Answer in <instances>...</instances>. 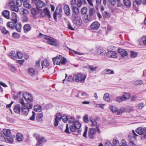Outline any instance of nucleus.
I'll list each match as a JSON object with an SVG mask.
<instances>
[{"label": "nucleus", "mask_w": 146, "mask_h": 146, "mask_svg": "<svg viewBox=\"0 0 146 146\" xmlns=\"http://www.w3.org/2000/svg\"><path fill=\"white\" fill-rule=\"evenodd\" d=\"M86 78V75L79 73L76 74H75V76L74 78L75 79V81L76 82H80L81 83H83L85 81Z\"/></svg>", "instance_id": "nucleus-1"}, {"label": "nucleus", "mask_w": 146, "mask_h": 146, "mask_svg": "<svg viewBox=\"0 0 146 146\" xmlns=\"http://www.w3.org/2000/svg\"><path fill=\"white\" fill-rule=\"evenodd\" d=\"M72 18V21L76 27H79L81 25L82 21L80 18L77 16H75L74 15H73Z\"/></svg>", "instance_id": "nucleus-2"}, {"label": "nucleus", "mask_w": 146, "mask_h": 146, "mask_svg": "<svg viewBox=\"0 0 146 146\" xmlns=\"http://www.w3.org/2000/svg\"><path fill=\"white\" fill-rule=\"evenodd\" d=\"M86 2L85 0H72L70 4L72 5L76 4L78 7L81 6L82 4H85Z\"/></svg>", "instance_id": "nucleus-3"}, {"label": "nucleus", "mask_w": 146, "mask_h": 146, "mask_svg": "<svg viewBox=\"0 0 146 146\" xmlns=\"http://www.w3.org/2000/svg\"><path fill=\"white\" fill-rule=\"evenodd\" d=\"M142 3L143 5L146 4V0H134L133 2V7L134 9H136V5L138 6L141 5Z\"/></svg>", "instance_id": "nucleus-4"}, {"label": "nucleus", "mask_w": 146, "mask_h": 146, "mask_svg": "<svg viewBox=\"0 0 146 146\" xmlns=\"http://www.w3.org/2000/svg\"><path fill=\"white\" fill-rule=\"evenodd\" d=\"M106 55L107 57L109 58H115L117 57L116 52L112 50L108 51L106 53Z\"/></svg>", "instance_id": "nucleus-5"}, {"label": "nucleus", "mask_w": 146, "mask_h": 146, "mask_svg": "<svg viewBox=\"0 0 146 146\" xmlns=\"http://www.w3.org/2000/svg\"><path fill=\"white\" fill-rule=\"evenodd\" d=\"M100 26V23L96 21L90 25V27L92 30H97L99 29Z\"/></svg>", "instance_id": "nucleus-6"}, {"label": "nucleus", "mask_w": 146, "mask_h": 146, "mask_svg": "<svg viewBox=\"0 0 146 146\" xmlns=\"http://www.w3.org/2000/svg\"><path fill=\"white\" fill-rule=\"evenodd\" d=\"M28 105L22 106L21 107V113L25 116H27L29 111V110L28 108Z\"/></svg>", "instance_id": "nucleus-7"}, {"label": "nucleus", "mask_w": 146, "mask_h": 146, "mask_svg": "<svg viewBox=\"0 0 146 146\" xmlns=\"http://www.w3.org/2000/svg\"><path fill=\"white\" fill-rule=\"evenodd\" d=\"M36 8L38 10H40V8L43 7L45 5L44 3L41 0H38L35 2Z\"/></svg>", "instance_id": "nucleus-8"}, {"label": "nucleus", "mask_w": 146, "mask_h": 146, "mask_svg": "<svg viewBox=\"0 0 146 146\" xmlns=\"http://www.w3.org/2000/svg\"><path fill=\"white\" fill-rule=\"evenodd\" d=\"M96 133V129L91 128L88 131V135L90 139H93L94 137V135Z\"/></svg>", "instance_id": "nucleus-9"}, {"label": "nucleus", "mask_w": 146, "mask_h": 146, "mask_svg": "<svg viewBox=\"0 0 146 146\" xmlns=\"http://www.w3.org/2000/svg\"><path fill=\"white\" fill-rule=\"evenodd\" d=\"M47 42L49 44L55 46H57L58 43L57 40L55 38L50 37V38L48 40Z\"/></svg>", "instance_id": "nucleus-10"}, {"label": "nucleus", "mask_w": 146, "mask_h": 146, "mask_svg": "<svg viewBox=\"0 0 146 146\" xmlns=\"http://www.w3.org/2000/svg\"><path fill=\"white\" fill-rule=\"evenodd\" d=\"M89 15L93 20L96 19V14L95 9L94 8H90V9Z\"/></svg>", "instance_id": "nucleus-11"}, {"label": "nucleus", "mask_w": 146, "mask_h": 146, "mask_svg": "<svg viewBox=\"0 0 146 146\" xmlns=\"http://www.w3.org/2000/svg\"><path fill=\"white\" fill-rule=\"evenodd\" d=\"M9 5L11 7V9L13 11L17 12L19 10V8L17 6L15 5V3L13 1L10 2L9 3Z\"/></svg>", "instance_id": "nucleus-12"}, {"label": "nucleus", "mask_w": 146, "mask_h": 146, "mask_svg": "<svg viewBox=\"0 0 146 146\" xmlns=\"http://www.w3.org/2000/svg\"><path fill=\"white\" fill-rule=\"evenodd\" d=\"M64 10L66 15L68 16H69L70 15V8L68 5H66L64 7Z\"/></svg>", "instance_id": "nucleus-13"}, {"label": "nucleus", "mask_w": 146, "mask_h": 146, "mask_svg": "<svg viewBox=\"0 0 146 146\" xmlns=\"http://www.w3.org/2000/svg\"><path fill=\"white\" fill-rule=\"evenodd\" d=\"M43 11L44 13L45 14L46 16L49 19V20L51 21L52 19V18L50 15V12L48 9L47 8H45L43 10Z\"/></svg>", "instance_id": "nucleus-14"}, {"label": "nucleus", "mask_w": 146, "mask_h": 146, "mask_svg": "<svg viewBox=\"0 0 146 146\" xmlns=\"http://www.w3.org/2000/svg\"><path fill=\"white\" fill-rule=\"evenodd\" d=\"M72 9L73 14L72 15V17L73 15H74L75 16H77L76 15H78L79 12V9L76 6H72Z\"/></svg>", "instance_id": "nucleus-15"}, {"label": "nucleus", "mask_w": 146, "mask_h": 146, "mask_svg": "<svg viewBox=\"0 0 146 146\" xmlns=\"http://www.w3.org/2000/svg\"><path fill=\"white\" fill-rule=\"evenodd\" d=\"M118 51L119 53L123 57L127 56L128 54L127 51L124 49L120 48L118 49Z\"/></svg>", "instance_id": "nucleus-16"}, {"label": "nucleus", "mask_w": 146, "mask_h": 146, "mask_svg": "<svg viewBox=\"0 0 146 146\" xmlns=\"http://www.w3.org/2000/svg\"><path fill=\"white\" fill-rule=\"evenodd\" d=\"M83 20L86 23H88L93 20L92 19L88 14L85 15L83 16Z\"/></svg>", "instance_id": "nucleus-17"}, {"label": "nucleus", "mask_w": 146, "mask_h": 146, "mask_svg": "<svg viewBox=\"0 0 146 146\" xmlns=\"http://www.w3.org/2000/svg\"><path fill=\"white\" fill-rule=\"evenodd\" d=\"M21 106L19 104H17L15 106L14 111L15 113L19 114L21 111Z\"/></svg>", "instance_id": "nucleus-18"}, {"label": "nucleus", "mask_w": 146, "mask_h": 146, "mask_svg": "<svg viewBox=\"0 0 146 146\" xmlns=\"http://www.w3.org/2000/svg\"><path fill=\"white\" fill-rule=\"evenodd\" d=\"M17 15L16 13L14 12H12V13L11 20L15 23H16L17 22Z\"/></svg>", "instance_id": "nucleus-19"}, {"label": "nucleus", "mask_w": 146, "mask_h": 146, "mask_svg": "<svg viewBox=\"0 0 146 146\" xmlns=\"http://www.w3.org/2000/svg\"><path fill=\"white\" fill-rule=\"evenodd\" d=\"M41 64L42 67L43 68L44 67H48L49 65V63L48 60L45 59L41 62Z\"/></svg>", "instance_id": "nucleus-20"}, {"label": "nucleus", "mask_w": 146, "mask_h": 146, "mask_svg": "<svg viewBox=\"0 0 146 146\" xmlns=\"http://www.w3.org/2000/svg\"><path fill=\"white\" fill-rule=\"evenodd\" d=\"M2 15L7 19L9 18V12L7 10H5L2 13Z\"/></svg>", "instance_id": "nucleus-21"}, {"label": "nucleus", "mask_w": 146, "mask_h": 146, "mask_svg": "<svg viewBox=\"0 0 146 146\" xmlns=\"http://www.w3.org/2000/svg\"><path fill=\"white\" fill-rule=\"evenodd\" d=\"M31 29V27L29 24H27L24 25L23 29L25 33H27L30 31Z\"/></svg>", "instance_id": "nucleus-22"}, {"label": "nucleus", "mask_w": 146, "mask_h": 146, "mask_svg": "<svg viewBox=\"0 0 146 146\" xmlns=\"http://www.w3.org/2000/svg\"><path fill=\"white\" fill-rule=\"evenodd\" d=\"M15 24L14 22H9L7 23V26L9 28L14 29L15 28Z\"/></svg>", "instance_id": "nucleus-23"}, {"label": "nucleus", "mask_w": 146, "mask_h": 146, "mask_svg": "<svg viewBox=\"0 0 146 146\" xmlns=\"http://www.w3.org/2000/svg\"><path fill=\"white\" fill-rule=\"evenodd\" d=\"M15 137V136L10 135L9 136H7L6 137L7 141L9 143H11L13 141V138Z\"/></svg>", "instance_id": "nucleus-24"}, {"label": "nucleus", "mask_w": 146, "mask_h": 146, "mask_svg": "<svg viewBox=\"0 0 146 146\" xmlns=\"http://www.w3.org/2000/svg\"><path fill=\"white\" fill-rule=\"evenodd\" d=\"M3 133L6 137L11 135V132L9 129H4L3 130Z\"/></svg>", "instance_id": "nucleus-25"}, {"label": "nucleus", "mask_w": 146, "mask_h": 146, "mask_svg": "<svg viewBox=\"0 0 146 146\" xmlns=\"http://www.w3.org/2000/svg\"><path fill=\"white\" fill-rule=\"evenodd\" d=\"M99 118V117H97L96 119H90V121L92 123V126H96L97 125V121H98Z\"/></svg>", "instance_id": "nucleus-26"}, {"label": "nucleus", "mask_w": 146, "mask_h": 146, "mask_svg": "<svg viewBox=\"0 0 146 146\" xmlns=\"http://www.w3.org/2000/svg\"><path fill=\"white\" fill-rule=\"evenodd\" d=\"M1 30L2 33L4 35L7 34L8 35H9V31L7 30L4 27H1Z\"/></svg>", "instance_id": "nucleus-27"}, {"label": "nucleus", "mask_w": 146, "mask_h": 146, "mask_svg": "<svg viewBox=\"0 0 146 146\" xmlns=\"http://www.w3.org/2000/svg\"><path fill=\"white\" fill-rule=\"evenodd\" d=\"M21 24L20 23H18L15 25V28L18 32H20L21 31Z\"/></svg>", "instance_id": "nucleus-28"}, {"label": "nucleus", "mask_w": 146, "mask_h": 146, "mask_svg": "<svg viewBox=\"0 0 146 146\" xmlns=\"http://www.w3.org/2000/svg\"><path fill=\"white\" fill-rule=\"evenodd\" d=\"M122 97L124 100L125 101L130 98V94L129 93H125L122 95Z\"/></svg>", "instance_id": "nucleus-29"}, {"label": "nucleus", "mask_w": 146, "mask_h": 146, "mask_svg": "<svg viewBox=\"0 0 146 146\" xmlns=\"http://www.w3.org/2000/svg\"><path fill=\"white\" fill-rule=\"evenodd\" d=\"M104 72L105 74H114V72L113 70L108 69H106L104 70Z\"/></svg>", "instance_id": "nucleus-30"}, {"label": "nucleus", "mask_w": 146, "mask_h": 146, "mask_svg": "<svg viewBox=\"0 0 146 146\" xmlns=\"http://www.w3.org/2000/svg\"><path fill=\"white\" fill-rule=\"evenodd\" d=\"M123 2L125 6L128 7H129L131 6V3L129 0H123Z\"/></svg>", "instance_id": "nucleus-31"}, {"label": "nucleus", "mask_w": 146, "mask_h": 146, "mask_svg": "<svg viewBox=\"0 0 146 146\" xmlns=\"http://www.w3.org/2000/svg\"><path fill=\"white\" fill-rule=\"evenodd\" d=\"M109 107L110 110L113 113H115L116 112V111H117V108L115 106H110Z\"/></svg>", "instance_id": "nucleus-32"}, {"label": "nucleus", "mask_w": 146, "mask_h": 146, "mask_svg": "<svg viewBox=\"0 0 146 146\" xmlns=\"http://www.w3.org/2000/svg\"><path fill=\"white\" fill-rule=\"evenodd\" d=\"M135 131L139 135H142L143 134V128L139 127L136 129Z\"/></svg>", "instance_id": "nucleus-33"}, {"label": "nucleus", "mask_w": 146, "mask_h": 146, "mask_svg": "<svg viewBox=\"0 0 146 146\" xmlns=\"http://www.w3.org/2000/svg\"><path fill=\"white\" fill-rule=\"evenodd\" d=\"M28 71L29 74L32 76H35V71L34 68H30L29 69Z\"/></svg>", "instance_id": "nucleus-34"}, {"label": "nucleus", "mask_w": 146, "mask_h": 146, "mask_svg": "<svg viewBox=\"0 0 146 146\" xmlns=\"http://www.w3.org/2000/svg\"><path fill=\"white\" fill-rule=\"evenodd\" d=\"M87 12V8L86 7H83L81 10V15L83 16L85 15L86 14Z\"/></svg>", "instance_id": "nucleus-35"}, {"label": "nucleus", "mask_w": 146, "mask_h": 146, "mask_svg": "<svg viewBox=\"0 0 146 146\" xmlns=\"http://www.w3.org/2000/svg\"><path fill=\"white\" fill-rule=\"evenodd\" d=\"M73 125L77 129H80L81 127L80 123L78 121H75Z\"/></svg>", "instance_id": "nucleus-36"}, {"label": "nucleus", "mask_w": 146, "mask_h": 146, "mask_svg": "<svg viewBox=\"0 0 146 146\" xmlns=\"http://www.w3.org/2000/svg\"><path fill=\"white\" fill-rule=\"evenodd\" d=\"M9 56L10 58L14 59L15 58H16V54L14 51H12L9 54Z\"/></svg>", "instance_id": "nucleus-37"}, {"label": "nucleus", "mask_w": 146, "mask_h": 146, "mask_svg": "<svg viewBox=\"0 0 146 146\" xmlns=\"http://www.w3.org/2000/svg\"><path fill=\"white\" fill-rule=\"evenodd\" d=\"M103 98L105 100L108 102H110V99L109 97V94L107 93H106L104 94Z\"/></svg>", "instance_id": "nucleus-38"}, {"label": "nucleus", "mask_w": 146, "mask_h": 146, "mask_svg": "<svg viewBox=\"0 0 146 146\" xmlns=\"http://www.w3.org/2000/svg\"><path fill=\"white\" fill-rule=\"evenodd\" d=\"M67 62V60L66 58H63L62 60H59V62H58L57 64H59V65L60 64H61L62 65H64Z\"/></svg>", "instance_id": "nucleus-39"}, {"label": "nucleus", "mask_w": 146, "mask_h": 146, "mask_svg": "<svg viewBox=\"0 0 146 146\" xmlns=\"http://www.w3.org/2000/svg\"><path fill=\"white\" fill-rule=\"evenodd\" d=\"M143 135L141 136L142 140L146 139V127L143 128Z\"/></svg>", "instance_id": "nucleus-40"}, {"label": "nucleus", "mask_w": 146, "mask_h": 146, "mask_svg": "<svg viewBox=\"0 0 146 146\" xmlns=\"http://www.w3.org/2000/svg\"><path fill=\"white\" fill-rule=\"evenodd\" d=\"M143 83V82L141 80H137L136 81H134L133 82V84L135 85H138L142 84Z\"/></svg>", "instance_id": "nucleus-41"}, {"label": "nucleus", "mask_w": 146, "mask_h": 146, "mask_svg": "<svg viewBox=\"0 0 146 146\" xmlns=\"http://www.w3.org/2000/svg\"><path fill=\"white\" fill-rule=\"evenodd\" d=\"M25 100L28 103H29V102H33V98L31 95V96H28V97L25 99Z\"/></svg>", "instance_id": "nucleus-42"}, {"label": "nucleus", "mask_w": 146, "mask_h": 146, "mask_svg": "<svg viewBox=\"0 0 146 146\" xmlns=\"http://www.w3.org/2000/svg\"><path fill=\"white\" fill-rule=\"evenodd\" d=\"M62 119L64 123H66L68 119V117L65 115H63L62 116Z\"/></svg>", "instance_id": "nucleus-43"}, {"label": "nucleus", "mask_w": 146, "mask_h": 146, "mask_svg": "<svg viewBox=\"0 0 146 146\" xmlns=\"http://www.w3.org/2000/svg\"><path fill=\"white\" fill-rule=\"evenodd\" d=\"M70 131L73 132H75L76 130L77 129L76 128V127H75L73 124L72 125H70Z\"/></svg>", "instance_id": "nucleus-44"}, {"label": "nucleus", "mask_w": 146, "mask_h": 146, "mask_svg": "<svg viewBox=\"0 0 146 146\" xmlns=\"http://www.w3.org/2000/svg\"><path fill=\"white\" fill-rule=\"evenodd\" d=\"M102 15L103 17L105 18H109L110 17V15L109 13H108L106 11H105L102 14Z\"/></svg>", "instance_id": "nucleus-45"}, {"label": "nucleus", "mask_w": 146, "mask_h": 146, "mask_svg": "<svg viewBox=\"0 0 146 146\" xmlns=\"http://www.w3.org/2000/svg\"><path fill=\"white\" fill-rule=\"evenodd\" d=\"M88 114H86L83 117V120L84 122L87 123L89 121V120L88 119Z\"/></svg>", "instance_id": "nucleus-46"}, {"label": "nucleus", "mask_w": 146, "mask_h": 146, "mask_svg": "<svg viewBox=\"0 0 146 146\" xmlns=\"http://www.w3.org/2000/svg\"><path fill=\"white\" fill-rule=\"evenodd\" d=\"M23 5L24 7L30 9L31 7V5L27 2V1L23 2Z\"/></svg>", "instance_id": "nucleus-47"}, {"label": "nucleus", "mask_w": 146, "mask_h": 146, "mask_svg": "<svg viewBox=\"0 0 146 146\" xmlns=\"http://www.w3.org/2000/svg\"><path fill=\"white\" fill-rule=\"evenodd\" d=\"M56 10L58 11V14L60 15L62 13V8L61 7H57Z\"/></svg>", "instance_id": "nucleus-48"}, {"label": "nucleus", "mask_w": 146, "mask_h": 146, "mask_svg": "<svg viewBox=\"0 0 146 146\" xmlns=\"http://www.w3.org/2000/svg\"><path fill=\"white\" fill-rule=\"evenodd\" d=\"M22 19L23 22H27L28 20V18L26 15H23L22 16Z\"/></svg>", "instance_id": "nucleus-49"}, {"label": "nucleus", "mask_w": 146, "mask_h": 146, "mask_svg": "<svg viewBox=\"0 0 146 146\" xmlns=\"http://www.w3.org/2000/svg\"><path fill=\"white\" fill-rule=\"evenodd\" d=\"M21 94V92H19L16 95H14L13 96V98L14 100H17L20 97Z\"/></svg>", "instance_id": "nucleus-50"}, {"label": "nucleus", "mask_w": 146, "mask_h": 146, "mask_svg": "<svg viewBox=\"0 0 146 146\" xmlns=\"http://www.w3.org/2000/svg\"><path fill=\"white\" fill-rule=\"evenodd\" d=\"M8 66L10 68L11 71L12 72H14L16 70V68L13 65L11 64H9Z\"/></svg>", "instance_id": "nucleus-51"}, {"label": "nucleus", "mask_w": 146, "mask_h": 146, "mask_svg": "<svg viewBox=\"0 0 146 146\" xmlns=\"http://www.w3.org/2000/svg\"><path fill=\"white\" fill-rule=\"evenodd\" d=\"M137 55V52L133 51H131L130 57L132 58H134L136 57Z\"/></svg>", "instance_id": "nucleus-52"}, {"label": "nucleus", "mask_w": 146, "mask_h": 146, "mask_svg": "<svg viewBox=\"0 0 146 146\" xmlns=\"http://www.w3.org/2000/svg\"><path fill=\"white\" fill-rule=\"evenodd\" d=\"M75 118L73 117H68V122L69 123H74L75 120Z\"/></svg>", "instance_id": "nucleus-53"}, {"label": "nucleus", "mask_w": 146, "mask_h": 146, "mask_svg": "<svg viewBox=\"0 0 146 146\" xmlns=\"http://www.w3.org/2000/svg\"><path fill=\"white\" fill-rule=\"evenodd\" d=\"M74 76L75 74L73 75V77L71 76H69L67 79L68 81L69 82H72V81H75V79L74 78Z\"/></svg>", "instance_id": "nucleus-54"}, {"label": "nucleus", "mask_w": 146, "mask_h": 146, "mask_svg": "<svg viewBox=\"0 0 146 146\" xmlns=\"http://www.w3.org/2000/svg\"><path fill=\"white\" fill-rule=\"evenodd\" d=\"M44 137H42L40 138H39L38 139L37 143H39L41 144L42 142V141H43L44 142H46V140L45 139H44Z\"/></svg>", "instance_id": "nucleus-55"}, {"label": "nucleus", "mask_w": 146, "mask_h": 146, "mask_svg": "<svg viewBox=\"0 0 146 146\" xmlns=\"http://www.w3.org/2000/svg\"><path fill=\"white\" fill-rule=\"evenodd\" d=\"M19 102L23 106H25L27 105H28V104L25 103L24 102L23 99L22 98H20L19 100Z\"/></svg>", "instance_id": "nucleus-56"}, {"label": "nucleus", "mask_w": 146, "mask_h": 146, "mask_svg": "<svg viewBox=\"0 0 146 146\" xmlns=\"http://www.w3.org/2000/svg\"><path fill=\"white\" fill-rule=\"evenodd\" d=\"M23 96L25 99H26L28 96H31V95L27 92H25L23 93Z\"/></svg>", "instance_id": "nucleus-57"}, {"label": "nucleus", "mask_w": 146, "mask_h": 146, "mask_svg": "<svg viewBox=\"0 0 146 146\" xmlns=\"http://www.w3.org/2000/svg\"><path fill=\"white\" fill-rule=\"evenodd\" d=\"M125 109L123 108V109H120L118 110H117L116 111L117 114L118 115H121L122 113L124 111Z\"/></svg>", "instance_id": "nucleus-58"}, {"label": "nucleus", "mask_w": 146, "mask_h": 146, "mask_svg": "<svg viewBox=\"0 0 146 146\" xmlns=\"http://www.w3.org/2000/svg\"><path fill=\"white\" fill-rule=\"evenodd\" d=\"M58 117L57 116H56L54 119V125L55 127L57 126L58 124L59 121L58 120Z\"/></svg>", "instance_id": "nucleus-59"}, {"label": "nucleus", "mask_w": 146, "mask_h": 146, "mask_svg": "<svg viewBox=\"0 0 146 146\" xmlns=\"http://www.w3.org/2000/svg\"><path fill=\"white\" fill-rule=\"evenodd\" d=\"M88 127L86 126L85 128V130L83 135V136L85 138H86V134L88 131Z\"/></svg>", "instance_id": "nucleus-60"}, {"label": "nucleus", "mask_w": 146, "mask_h": 146, "mask_svg": "<svg viewBox=\"0 0 146 146\" xmlns=\"http://www.w3.org/2000/svg\"><path fill=\"white\" fill-rule=\"evenodd\" d=\"M22 137L20 134H17L16 135V139L17 141H21L22 140Z\"/></svg>", "instance_id": "nucleus-61"}, {"label": "nucleus", "mask_w": 146, "mask_h": 146, "mask_svg": "<svg viewBox=\"0 0 146 146\" xmlns=\"http://www.w3.org/2000/svg\"><path fill=\"white\" fill-rule=\"evenodd\" d=\"M6 140V139L2 133L0 132V141H3Z\"/></svg>", "instance_id": "nucleus-62"}, {"label": "nucleus", "mask_w": 146, "mask_h": 146, "mask_svg": "<svg viewBox=\"0 0 146 146\" xmlns=\"http://www.w3.org/2000/svg\"><path fill=\"white\" fill-rule=\"evenodd\" d=\"M17 55L19 58H21L23 56V54L20 52H18L16 54V55Z\"/></svg>", "instance_id": "nucleus-63"}, {"label": "nucleus", "mask_w": 146, "mask_h": 146, "mask_svg": "<svg viewBox=\"0 0 146 146\" xmlns=\"http://www.w3.org/2000/svg\"><path fill=\"white\" fill-rule=\"evenodd\" d=\"M53 60V63L55 64V63H56V64L57 65H59V64H57L58 62H59V60H58L57 58V56H56L55 58H53L52 59Z\"/></svg>", "instance_id": "nucleus-64"}]
</instances>
